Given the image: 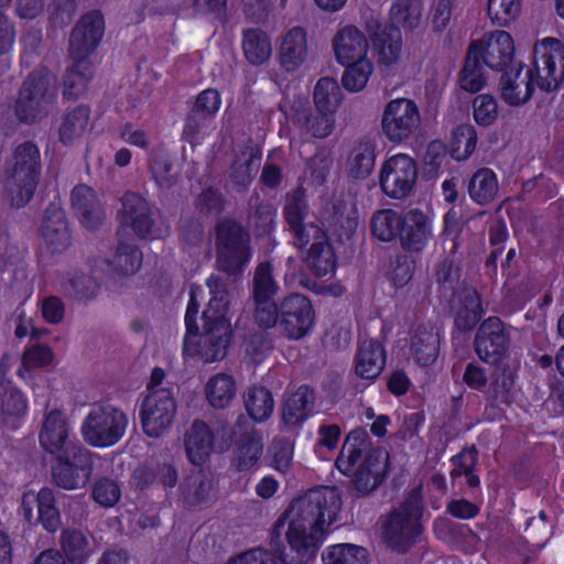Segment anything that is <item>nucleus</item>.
<instances>
[{
    "label": "nucleus",
    "mask_w": 564,
    "mask_h": 564,
    "mask_svg": "<svg viewBox=\"0 0 564 564\" xmlns=\"http://www.w3.org/2000/svg\"><path fill=\"white\" fill-rule=\"evenodd\" d=\"M386 365V350L382 344L375 339H365L360 343L355 357L356 375L362 379H375Z\"/></svg>",
    "instance_id": "nucleus-30"
},
{
    "label": "nucleus",
    "mask_w": 564,
    "mask_h": 564,
    "mask_svg": "<svg viewBox=\"0 0 564 564\" xmlns=\"http://www.w3.org/2000/svg\"><path fill=\"white\" fill-rule=\"evenodd\" d=\"M62 288L66 294L73 297L83 299L95 294L96 281L86 272L79 269L68 271L62 281Z\"/></svg>",
    "instance_id": "nucleus-50"
},
{
    "label": "nucleus",
    "mask_w": 564,
    "mask_h": 564,
    "mask_svg": "<svg viewBox=\"0 0 564 564\" xmlns=\"http://www.w3.org/2000/svg\"><path fill=\"white\" fill-rule=\"evenodd\" d=\"M61 546L66 558L72 564H84L88 557V541L80 531H63L61 535Z\"/></svg>",
    "instance_id": "nucleus-54"
},
{
    "label": "nucleus",
    "mask_w": 564,
    "mask_h": 564,
    "mask_svg": "<svg viewBox=\"0 0 564 564\" xmlns=\"http://www.w3.org/2000/svg\"><path fill=\"white\" fill-rule=\"evenodd\" d=\"M417 167L415 161L408 154H395L389 158L380 171L382 192L395 199L408 197L416 182Z\"/></svg>",
    "instance_id": "nucleus-13"
},
{
    "label": "nucleus",
    "mask_w": 564,
    "mask_h": 564,
    "mask_svg": "<svg viewBox=\"0 0 564 564\" xmlns=\"http://www.w3.org/2000/svg\"><path fill=\"white\" fill-rule=\"evenodd\" d=\"M39 441L45 452L57 456L69 447H83L69 440V425L59 410H51L44 415Z\"/></svg>",
    "instance_id": "nucleus-23"
},
{
    "label": "nucleus",
    "mask_w": 564,
    "mask_h": 564,
    "mask_svg": "<svg viewBox=\"0 0 564 564\" xmlns=\"http://www.w3.org/2000/svg\"><path fill=\"white\" fill-rule=\"evenodd\" d=\"M315 403L314 391L307 386L299 387L288 395L282 406L284 425L296 427L312 413Z\"/></svg>",
    "instance_id": "nucleus-31"
},
{
    "label": "nucleus",
    "mask_w": 564,
    "mask_h": 564,
    "mask_svg": "<svg viewBox=\"0 0 564 564\" xmlns=\"http://www.w3.org/2000/svg\"><path fill=\"white\" fill-rule=\"evenodd\" d=\"M510 334L498 317L485 319L477 329L474 346L479 359L488 365H498L508 356Z\"/></svg>",
    "instance_id": "nucleus-15"
},
{
    "label": "nucleus",
    "mask_w": 564,
    "mask_h": 564,
    "mask_svg": "<svg viewBox=\"0 0 564 564\" xmlns=\"http://www.w3.org/2000/svg\"><path fill=\"white\" fill-rule=\"evenodd\" d=\"M121 205L119 218L122 226L131 227L140 238L154 236L153 212L145 198L128 191L121 198Z\"/></svg>",
    "instance_id": "nucleus-21"
},
{
    "label": "nucleus",
    "mask_w": 564,
    "mask_h": 564,
    "mask_svg": "<svg viewBox=\"0 0 564 564\" xmlns=\"http://www.w3.org/2000/svg\"><path fill=\"white\" fill-rule=\"evenodd\" d=\"M432 235L429 217L419 209H412L404 215L400 234L402 248L410 252L422 251Z\"/></svg>",
    "instance_id": "nucleus-28"
},
{
    "label": "nucleus",
    "mask_w": 564,
    "mask_h": 564,
    "mask_svg": "<svg viewBox=\"0 0 564 564\" xmlns=\"http://www.w3.org/2000/svg\"><path fill=\"white\" fill-rule=\"evenodd\" d=\"M128 427V416L119 408L109 403H95L83 421L80 431L84 441L98 448L117 444Z\"/></svg>",
    "instance_id": "nucleus-6"
},
{
    "label": "nucleus",
    "mask_w": 564,
    "mask_h": 564,
    "mask_svg": "<svg viewBox=\"0 0 564 564\" xmlns=\"http://www.w3.org/2000/svg\"><path fill=\"white\" fill-rule=\"evenodd\" d=\"M312 246L308 249L305 262L318 276H324L335 269V256L330 245L326 241V235L311 237Z\"/></svg>",
    "instance_id": "nucleus-38"
},
{
    "label": "nucleus",
    "mask_w": 564,
    "mask_h": 564,
    "mask_svg": "<svg viewBox=\"0 0 564 564\" xmlns=\"http://www.w3.org/2000/svg\"><path fill=\"white\" fill-rule=\"evenodd\" d=\"M212 295L207 308L203 312L204 322H229L226 317L229 311L228 291L224 281L217 275H210L206 281Z\"/></svg>",
    "instance_id": "nucleus-36"
},
{
    "label": "nucleus",
    "mask_w": 564,
    "mask_h": 564,
    "mask_svg": "<svg viewBox=\"0 0 564 564\" xmlns=\"http://www.w3.org/2000/svg\"><path fill=\"white\" fill-rule=\"evenodd\" d=\"M421 126V115L416 104L408 98L389 101L381 116V129L392 143H401L412 138Z\"/></svg>",
    "instance_id": "nucleus-11"
},
{
    "label": "nucleus",
    "mask_w": 564,
    "mask_h": 564,
    "mask_svg": "<svg viewBox=\"0 0 564 564\" xmlns=\"http://www.w3.org/2000/svg\"><path fill=\"white\" fill-rule=\"evenodd\" d=\"M498 192V180L490 169H479L473 174L468 182V194L470 198L479 205H487L495 200Z\"/></svg>",
    "instance_id": "nucleus-39"
},
{
    "label": "nucleus",
    "mask_w": 564,
    "mask_h": 564,
    "mask_svg": "<svg viewBox=\"0 0 564 564\" xmlns=\"http://www.w3.org/2000/svg\"><path fill=\"white\" fill-rule=\"evenodd\" d=\"M346 66L347 68L341 77L343 86L352 93L362 90L373 70L370 59L364 58L355 61Z\"/></svg>",
    "instance_id": "nucleus-59"
},
{
    "label": "nucleus",
    "mask_w": 564,
    "mask_h": 564,
    "mask_svg": "<svg viewBox=\"0 0 564 564\" xmlns=\"http://www.w3.org/2000/svg\"><path fill=\"white\" fill-rule=\"evenodd\" d=\"M184 446L188 460L196 466L203 465L213 452L214 435L202 420H195L184 436Z\"/></svg>",
    "instance_id": "nucleus-29"
},
{
    "label": "nucleus",
    "mask_w": 564,
    "mask_h": 564,
    "mask_svg": "<svg viewBox=\"0 0 564 564\" xmlns=\"http://www.w3.org/2000/svg\"><path fill=\"white\" fill-rule=\"evenodd\" d=\"M263 452L262 438L256 433H247L237 445L234 464L239 470L252 468Z\"/></svg>",
    "instance_id": "nucleus-45"
},
{
    "label": "nucleus",
    "mask_w": 564,
    "mask_h": 564,
    "mask_svg": "<svg viewBox=\"0 0 564 564\" xmlns=\"http://www.w3.org/2000/svg\"><path fill=\"white\" fill-rule=\"evenodd\" d=\"M141 261V251L135 246L121 243L116 253L107 260V263L113 271L128 275L139 270Z\"/></svg>",
    "instance_id": "nucleus-53"
},
{
    "label": "nucleus",
    "mask_w": 564,
    "mask_h": 564,
    "mask_svg": "<svg viewBox=\"0 0 564 564\" xmlns=\"http://www.w3.org/2000/svg\"><path fill=\"white\" fill-rule=\"evenodd\" d=\"M41 174V152L33 141L17 144L6 161L4 198L14 208L33 197Z\"/></svg>",
    "instance_id": "nucleus-3"
},
{
    "label": "nucleus",
    "mask_w": 564,
    "mask_h": 564,
    "mask_svg": "<svg viewBox=\"0 0 564 564\" xmlns=\"http://www.w3.org/2000/svg\"><path fill=\"white\" fill-rule=\"evenodd\" d=\"M58 462L53 467L54 482L66 490L84 487L90 477L93 460L90 452L85 447H69L57 456Z\"/></svg>",
    "instance_id": "nucleus-14"
},
{
    "label": "nucleus",
    "mask_w": 564,
    "mask_h": 564,
    "mask_svg": "<svg viewBox=\"0 0 564 564\" xmlns=\"http://www.w3.org/2000/svg\"><path fill=\"white\" fill-rule=\"evenodd\" d=\"M404 216L392 209H382L373 214L371 219L372 234L382 241H392L400 237Z\"/></svg>",
    "instance_id": "nucleus-42"
},
{
    "label": "nucleus",
    "mask_w": 564,
    "mask_h": 564,
    "mask_svg": "<svg viewBox=\"0 0 564 564\" xmlns=\"http://www.w3.org/2000/svg\"><path fill=\"white\" fill-rule=\"evenodd\" d=\"M423 505L419 490H412L382 522V538L389 547L404 553L416 542L423 531Z\"/></svg>",
    "instance_id": "nucleus-4"
},
{
    "label": "nucleus",
    "mask_w": 564,
    "mask_h": 564,
    "mask_svg": "<svg viewBox=\"0 0 564 564\" xmlns=\"http://www.w3.org/2000/svg\"><path fill=\"white\" fill-rule=\"evenodd\" d=\"M176 414V402L170 389L151 390L143 400L140 417L143 432L158 438L167 432Z\"/></svg>",
    "instance_id": "nucleus-12"
},
{
    "label": "nucleus",
    "mask_w": 564,
    "mask_h": 564,
    "mask_svg": "<svg viewBox=\"0 0 564 564\" xmlns=\"http://www.w3.org/2000/svg\"><path fill=\"white\" fill-rule=\"evenodd\" d=\"M325 564H368L366 549L355 544H338L329 549Z\"/></svg>",
    "instance_id": "nucleus-60"
},
{
    "label": "nucleus",
    "mask_w": 564,
    "mask_h": 564,
    "mask_svg": "<svg viewBox=\"0 0 564 564\" xmlns=\"http://www.w3.org/2000/svg\"><path fill=\"white\" fill-rule=\"evenodd\" d=\"M514 384V371L511 367L501 365L495 368L490 382V398L501 402L508 401L509 392Z\"/></svg>",
    "instance_id": "nucleus-62"
},
{
    "label": "nucleus",
    "mask_w": 564,
    "mask_h": 564,
    "mask_svg": "<svg viewBox=\"0 0 564 564\" xmlns=\"http://www.w3.org/2000/svg\"><path fill=\"white\" fill-rule=\"evenodd\" d=\"M214 486L210 475L203 470L191 474L184 485L185 499L189 505H199L213 497Z\"/></svg>",
    "instance_id": "nucleus-48"
},
{
    "label": "nucleus",
    "mask_w": 564,
    "mask_h": 564,
    "mask_svg": "<svg viewBox=\"0 0 564 564\" xmlns=\"http://www.w3.org/2000/svg\"><path fill=\"white\" fill-rule=\"evenodd\" d=\"M390 13L395 24L404 29L414 30L420 25L422 8L416 0H395Z\"/></svg>",
    "instance_id": "nucleus-58"
},
{
    "label": "nucleus",
    "mask_w": 564,
    "mask_h": 564,
    "mask_svg": "<svg viewBox=\"0 0 564 564\" xmlns=\"http://www.w3.org/2000/svg\"><path fill=\"white\" fill-rule=\"evenodd\" d=\"M474 119L484 127L491 126L498 118V102L494 96L481 94L473 101Z\"/></svg>",
    "instance_id": "nucleus-63"
},
{
    "label": "nucleus",
    "mask_w": 564,
    "mask_h": 564,
    "mask_svg": "<svg viewBox=\"0 0 564 564\" xmlns=\"http://www.w3.org/2000/svg\"><path fill=\"white\" fill-rule=\"evenodd\" d=\"M90 109L87 106L79 105L67 111L61 120L58 128L59 141L69 145L79 140L88 129Z\"/></svg>",
    "instance_id": "nucleus-35"
},
{
    "label": "nucleus",
    "mask_w": 564,
    "mask_h": 564,
    "mask_svg": "<svg viewBox=\"0 0 564 564\" xmlns=\"http://www.w3.org/2000/svg\"><path fill=\"white\" fill-rule=\"evenodd\" d=\"M237 386L231 375L219 372L210 377L205 386V394L215 409L227 408L236 397Z\"/></svg>",
    "instance_id": "nucleus-37"
},
{
    "label": "nucleus",
    "mask_w": 564,
    "mask_h": 564,
    "mask_svg": "<svg viewBox=\"0 0 564 564\" xmlns=\"http://www.w3.org/2000/svg\"><path fill=\"white\" fill-rule=\"evenodd\" d=\"M332 45L336 61L348 65L367 58L369 43L365 34L355 25H345L335 33Z\"/></svg>",
    "instance_id": "nucleus-27"
},
{
    "label": "nucleus",
    "mask_w": 564,
    "mask_h": 564,
    "mask_svg": "<svg viewBox=\"0 0 564 564\" xmlns=\"http://www.w3.org/2000/svg\"><path fill=\"white\" fill-rule=\"evenodd\" d=\"M105 33V20L99 11L84 14L74 26L69 36L72 58H88L98 47Z\"/></svg>",
    "instance_id": "nucleus-19"
},
{
    "label": "nucleus",
    "mask_w": 564,
    "mask_h": 564,
    "mask_svg": "<svg viewBox=\"0 0 564 564\" xmlns=\"http://www.w3.org/2000/svg\"><path fill=\"white\" fill-rule=\"evenodd\" d=\"M452 464L451 477L453 479L465 476L466 482L470 488L479 487L480 479L475 474V468L478 464V452L474 446L463 449L458 455L454 456Z\"/></svg>",
    "instance_id": "nucleus-49"
},
{
    "label": "nucleus",
    "mask_w": 564,
    "mask_h": 564,
    "mask_svg": "<svg viewBox=\"0 0 564 564\" xmlns=\"http://www.w3.org/2000/svg\"><path fill=\"white\" fill-rule=\"evenodd\" d=\"M484 310L478 292L474 289L464 290L460 294V307L455 317L457 328L469 330L480 321Z\"/></svg>",
    "instance_id": "nucleus-41"
},
{
    "label": "nucleus",
    "mask_w": 564,
    "mask_h": 564,
    "mask_svg": "<svg viewBox=\"0 0 564 564\" xmlns=\"http://www.w3.org/2000/svg\"><path fill=\"white\" fill-rule=\"evenodd\" d=\"M469 51L488 68L505 73L513 62L516 46L512 36L507 31L499 30L474 41Z\"/></svg>",
    "instance_id": "nucleus-16"
},
{
    "label": "nucleus",
    "mask_w": 564,
    "mask_h": 564,
    "mask_svg": "<svg viewBox=\"0 0 564 564\" xmlns=\"http://www.w3.org/2000/svg\"><path fill=\"white\" fill-rule=\"evenodd\" d=\"M72 208L84 227L90 230L99 228L105 219V207L95 191L85 185L75 186L70 194Z\"/></svg>",
    "instance_id": "nucleus-26"
},
{
    "label": "nucleus",
    "mask_w": 564,
    "mask_h": 564,
    "mask_svg": "<svg viewBox=\"0 0 564 564\" xmlns=\"http://www.w3.org/2000/svg\"><path fill=\"white\" fill-rule=\"evenodd\" d=\"M499 91L502 100L509 106L527 104L534 91L533 72L524 69L521 64L509 68L500 77Z\"/></svg>",
    "instance_id": "nucleus-25"
},
{
    "label": "nucleus",
    "mask_w": 564,
    "mask_h": 564,
    "mask_svg": "<svg viewBox=\"0 0 564 564\" xmlns=\"http://www.w3.org/2000/svg\"><path fill=\"white\" fill-rule=\"evenodd\" d=\"M533 82L541 90H556L564 79V44L546 37L534 46Z\"/></svg>",
    "instance_id": "nucleus-9"
},
{
    "label": "nucleus",
    "mask_w": 564,
    "mask_h": 564,
    "mask_svg": "<svg viewBox=\"0 0 564 564\" xmlns=\"http://www.w3.org/2000/svg\"><path fill=\"white\" fill-rule=\"evenodd\" d=\"M533 82L541 90H556L564 79V44L546 37L534 46Z\"/></svg>",
    "instance_id": "nucleus-8"
},
{
    "label": "nucleus",
    "mask_w": 564,
    "mask_h": 564,
    "mask_svg": "<svg viewBox=\"0 0 564 564\" xmlns=\"http://www.w3.org/2000/svg\"><path fill=\"white\" fill-rule=\"evenodd\" d=\"M55 99L53 75L45 68L34 69L20 88L15 115L21 122L33 123L48 113Z\"/></svg>",
    "instance_id": "nucleus-5"
},
{
    "label": "nucleus",
    "mask_w": 564,
    "mask_h": 564,
    "mask_svg": "<svg viewBox=\"0 0 564 564\" xmlns=\"http://www.w3.org/2000/svg\"><path fill=\"white\" fill-rule=\"evenodd\" d=\"M230 336V322H204V332L200 335H186L184 351L205 364L219 361L227 355Z\"/></svg>",
    "instance_id": "nucleus-10"
},
{
    "label": "nucleus",
    "mask_w": 564,
    "mask_h": 564,
    "mask_svg": "<svg viewBox=\"0 0 564 564\" xmlns=\"http://www.w3.org/2000/svg\"><path fill=\"white\" fill-rule=\"evenodd\" d=\"M285 116L301 131L312 138H327L335 128V119L330 113L317 111L313 115L307 97H294Z\"/></svg>",
    "instance_id": "nucleus-18"
},
{
    "label": "nucleus",
    "mask_w": 564,
    "mask_h": 564,
    "mask_svg": "<svg viewBox=\"0 0 564 564\" xmlns=\"http://www.w3.org/2000/svg\"><path fill=\"white\" fill-rule=\"evenodd\" d=\"M22 510L29 522H40L48 532H55L61 525L59 512L55 507V498L50 488H42L37 495L24 494Z\"/></svg>",
    "instance_id": "nucleus-22"
},
{
    "label": "nucleus",
    "mask_w": 564,
    "mask_h": 564,
    "mask_svg": "<svg viewBox=\"0 0 564 564\" xmlns=\"http://www.w3.org/2000/svg\"><path fill=\"white\" fill-rule=\"evenodd\" d=\"M341 102V90L338 83L330 77H322L314 88V104L317 111L334 116Z\"/></svg>",
    "instance_id": "nucleus-43"
},
{
    "label": "nucleus",
    "mask_w": 564,
    "mask_h": 564,
    "mask_svg": "<svg viewBox=\"0 0 564 564\" xmlns=\"http://www.w3.org/2000/svg\"><path fill=\"white\" fill-rule=\"evenodd\" d=\"M253 319L260 328L269 329L278 324L281 318L280 304L274 299L253 300Z\"/></svg>",
    "instance_id": "nucleus-64"
},
{
    "label": "nucleus",
    "mask_w": 564,
    "mask_h": 564,
    "mask_svg": "<svg viewBox=\"0 0 564 564\" xmlns=\"http://www.w3.org/2000/svg\"><path fill=\"white\" fill-rule=\"evenodd\" d=\"M482 62L468 50L464 68L460 72V87L469 93H478L487 82L486 73L482 69Z\"/></svg>",
    "instance_id": "nucleus-55"
},
{
    "label": "nucleus",
    "mask_w": 564,
    "mask_h": 564,
    "mask_svg": "<svg viewBox=\"0 0 564 564\" xmlns=\"http://www.w3.org/2000/svg\"><path fill=\"white\" fill-rule=\"evenodd\" d=\"M261 156L250 152H243L234 161L229 176L232 182L241 187L250 184L260 166Z\"/></svg>",
    "instance_id": "nucleus-56"
},
{
    "label": "nucleus",
    "mask_w": 564,
    "mask_h": 564,
    "mask_svg": "<svg viewBox=\"0 0 564 564\" xmlns=\"http://www.w3.org/2000/svg\"><path fill=\"white\" fill-rule=\"evenodd\" d=\"M388 453L373 447L364 430L348 433L336 459L337 469L352 478L356 490L367 495L383 480L387 471Z\"/></svg>",
    "instance_id": "nucleus-2"
},
{
    "label": "nucleus",
    "mask_w": 564,
    "mask_h": 564,
    "mask_svg": "<svg viewBox=\"0 0 564 564\" xmlns=\"http://www.w3.org/2000/svg\"><path fill=\"white\" fill-rule=\"evenodd\" d=\"M521 10V0H488L487 14L499 26L509 25Z\"/></svg>",
    "instance_id": "nucleus-61"
},
{
    "label": "nucleus",
    "mask_w": 564,
    "mask_h": 564,
    "mask_svg": "<svg viewBox=\"0 0 564 564\" xmlns=\"http://www.w3.org/2000/svg\"><path fill=\"white\" fill-rule=\"evenodd\" d=\"M375 145L370 141L359 142L350 153L347 162L349 175L354 178H366L375 166Z\"/></svg>",
    "instance_id": "nucleus-44"
},
{
    "label": "nucleus",
    "mask_w": 564,
    "mask_h": 564,
    "mask_svg": "<svg viewBox=\"0 0 564 564\" xmlns=\"http://www.w3.org/2000/svg\"><path fill=\"white\" fill-rule=\"evenodd\" d=\"M40 235L46 250L62 253L72 245V231L65 210L57 204H50L44 210Z\"/></svg>",
    "instance_id": "nucleus-20"
},
{
    "label": "nucleus",
    "mask_w": 564,
    "mask_h": 564,
    "mask_svg": "<svg viewBox=\"0 0 564 564\" xmlns=\"http://www.w3.org/2000/svg\"><path fill=\"white\" fill-rule=\"evenodd\" d=\"M149 169L159 187L169 189L176 184L178 174L165 152H154L150 159Z\"/></svg>",
    "instance_id": "nucleus-51"
},
{
    "label": "nucleus",
    "mask_w": 564,
    "mask_h": 564,
    "mask_svg": "<svg viewBox=\"0 0 564 564\" xmlns=\"http://www.w3.org/2000/svg\"><path fill=\"white\" fill-rule=\"evenodd\" d=\"M250 236L242 226L230 219L216 227V265L228 275L241 273L250 260Z\"/></svg>",
    "instance_id": "nucleus-7"
},
{
    "label": "nucleus",
    "mask_w": 564,
    "mask_h": 564,
    "mask_svg": "<svg viewBox=\"0 0 564 564\" xmlns=\"http://www.w3.org/2000/svg\"><path fill=\"white\" fill-rule=\"evenodd\" d=\"M378 50V63L384 66L394 64L401 54L402 36L399 29L383 31L381 37L375 41Z\"/></svg>",
    "instance_id": "nucleus-52"
},
{
    "label": "nucleus",
    "mask_w": 564,
    "mask_h": 564,
    "mask_svg": "<svg viewBox=\"0 0 564 564\" xmlns=\"http://www.w3.org/2000/svg\"><path fill=\"white\" fill-rule=\"evenodd\" d=\"M307 55L306 33L302 28L291 29L282 39L279 48V58L282 67L288 72L297 69Z\"/></svg>",
    "instance_id": "nucleus-32"
},
{
    "label": "nucleus",
    "mask_w": 564,
    "mask_h": 564,
    "mask_svg": "<svg viewBox=\"0 0 564 564\" xmlns=\"http://www.w3.org/2000/svg\"><path fill=\"white\" fill-rule=\"evenodd\" d=\"M337 489H311L294 499L271 532V546L281 564H306L340 510Z\"/></svg>",
    "instance_id": "nucleus-1"
},
{
    "label": "nucleus",
    "mask_w": 564,
    "mask_h": 564,
    "mask_svg": "<svg viewBox=\"0 0 564 564\" xmlns=\"http://www.w3.org/2000/svg\"><path fill=\"white\" fill-rule=\"evenodd\" d=\"M280 286L273 273V265L265 261L257 265L251 283L252 300L274 299Z\"/></svg>",
    "instance_id": "nucleus-46"
},
{
    "label": "nucleus",
    "mask_w": 564,
    "mask_h": 564,
    "mask_svg": "<svg viewBox=\"0 0 564 564\" xmlns=\"http://www.w3.org/2000/svg\"><path fill=\"white\" fill-rule=\"evenodd\" d=\"M242 48L246 58L252 65L265 63L272 54L270 39L260 29H249L245 31Z\"/></svg>",
    "instance_id": "nucleus-40"
},
{
    "label": "nucleus",
    "mask_w": 564,
    "mask_h": 564,
    "mask_svg": "<svg viewBox=\"0 0 564 564\" xmlns=\"http://www.w3.org/2000/svg\"><path fill=\"white\" fill-rule=\"evenodd\" d=\"M280 330L290 339L305 336L314 323L310 300L299 293H292L280 302Z\"/></svg>",
    "instance_id": "nucleus-17"
},
{
    "label": "nucleus",
    "mask_w": 564,
    "mask_h": 564,
    "mask_svg": "<svg viewBox=\"0 0 564 564\" xmlns=\"http://www.w3.org/2000/svg\"><path fill=\"white\" fill-rule=\"evenodd\" d=\"M73 64L66 68L62 78L64 99L76 100L86 91L93 77V66L88 58H72Z\"/></svg>",
    "instance_id": "nucleus-33"
},
{
    "label": "nucleus",
    "mask_w": 564,
    "mask_h": 564,
    "mask_svg": "<svg viewBox=\"0 0 564 564\" xmlns=\"http://www.w3.org/2000/svg\"><path fill=\"white\" fill-rule=\"evenodd\" d=\"M477 133L471 124L458 126L452 134L451 155L456 161H464L475 151Z\"/></svg>",
    "instance_id": "nucleus-57"
},
{
    "label": "nucleus",
    "mask_w": 564,
    "mask_h": 564,
    "mask_svg": "<svg viewBox=\"0 0 564 564\" xmlns=\"http://www.w3.org/2000/svg\"><path fill=\"white\" fill-rule=\"evenodd\" d=\"M307 204L304 191L297 188L286 196L284 215L286 223L296 238V246L303 248L311 242V237H321L322 229L314 224H303Z\"/></svg>",
    "instance_id": "nucleus-24"
},
{
    "label": "nucleus",
    "mask_w": 564,
    "mask_h": 564,
    "mask_svg": "<svg viewBox=\"0 0 564 564\" xmlns=\"http://www.w3.org/2000/svg\"><path fill=\"white\" fill-rule=\"evenodd\" d=\"M411 352L417 364H433L440 352L438 332L431 325H419L411 337Z\"/></svg>",
    "instance_id": "nucleus-34"
},
{
    "label": "nucleus",
    "mask_w": 564,
    "mask_h": 564,
    "mask_svg": "<svg viewBox=\"0 0 564 564\" xmlns=\"http://www.w3.org/2000/svg\"><path fill=\"white\" fill-rule=\"evenodd\" d=\"M245 405L249 415L254 421L263 422L271 416L274 401L268 389L263 387H252L245 395Z\"/></svg>",
    "instance_id": "nucleus-47"
}]
</instances>
